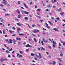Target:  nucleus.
I'll list each match as a JSON object with an SVG mask.
<instances>
[{
  "mask_svg": "<svg viewBox=\"0 0 65 65\" xmlns=\"http://www.w3.org/2000/svg\"><path fill=\"white\" fill-rule=\"evenodd\" d=\"M2 3L5 4V5H6V4H7V2H3Z\"/></svg>",
  "mask_w": 65,
  "mask_h": 65,
  "instance_id": "nucleus-21",
  "label": "nucleus"
},
{
  "mask_svg": "<svg viewBox=\"0 0 65 65\" xmlns=\"http://www.w3.org/2000/svg\"><path fill=\"white\" fill-rule=\"evenodd\" d=\"M37 17H38L39 18V19H41V18L40 16H37Z\"/></svg>",
  "mask_w": 65,
  "mask_h": 65,
  "instance_id": "nucleus-55",
  "label": "nucleus"
},
{
  "mask_svg": "<svg viewBox=\"0 0 65 65\" xmlns=\"http://www.w3.org/2000/svg\"><path fill=\"white\" fill-rule=\"evenodd\" d=\"M19 57H23V56L22 55L20 54L19 55Z\"/></svg>",
  "mask_w": 65,
  "mask_h": 65,
  "instance_id": "nucleus-34",
  "label": "nucleus"
},
{
  "mask_svg": "<svg viewBox=\"0 0 65 65\" xmlns=\"http://www.w3.org/2000/svg\"><path fill=\"white\" fill-rule=\"evenodd\" d=\"M15 20L16 21H18L19 20V19H15Z\"/></svg>",
  "mask_w": 65,
  "mask_h": 65,
  "instance_id": "nucleus-36",
  "label": "nucleus"
},
{
  "mask_svg": "<svg viewBox=\"0 0 65 65\" xmlns=\"http://www.w3.org/2000/svg\"><path fill=\"white\" fill-rule=\"evenodd\" d=\"M24 19L25 20H28V18L25 17L24 18Z\"/></svg>",
  "mask_w": 65,
  "mask_h": 65,
  "instance_id": "nucleus-20",
  "label": "nucleus"
},
{
  "mask_svg": "<svg viewBox=\"0 0 65 65\" xmlns=\"http://www.w3.org/2000/svg\"><path fill=\"white\" fill-rule=\"evenodd\" d=\"M3 6V5L2 4H0V6L2 7Z\"/></svg>",
  "mask_w": 65,
  "mask_h": 65,
  "instance_id": "nucleus-61",
  "label": "nucleus"
},
{
  "mask_svg": "<svg viewBox=\"0 0 65 65\" xmlns=\"http://www.w3.org/2000/svg\"><path fill=\"white\" fill-rule=\"evenodd\" d=\"M32 35L33 36H34L35 37H36V35H34L33 34H32Z\"/></svg>",
  "mask_w": 65,
  "mask_h": 65,
  "instance_id": "nucleus-35",
  "label": "nucleus"
},
{
  "mask_svg": "<svg viewBox=\"0 0 65 65\" xmlns=\"http://www.w3.org/2000/svg\"><path fill=\"white\" fill-rule=\"evenodd\" d=\"M58 59L60 61V62H62V61L61 60V59L60 58H58Z\"/></svg>",
  "mask_w": 65,
  "mask_h": 65,
  "instance_id": "nucleus-23",
  "label": "nucleus"
},
{
  "mask_svg": "<svg viewBox=\"0 0 65 65\" xmlns=\"http://www.w3.org/2000/svg\"><path fill=\"white\" fill-rule=\"evenodd\" d=\"M16 38V39L17 40H19V41H21V39L20 38Z\"/></svg>",
  "mask_w": 65,
  "mask_h": 65,
  "instance_id": "nucleus-10",
  "label": "nucleus"
},
{
  "mask_svg": "<svg viewBox=\"0 0 65 65\" xmlns=\"http://www.w3.org/2000/svg\"><path fill=\"white\" fill-rule=\"evenodd\" d=\"M21 12H22V13L23 14H24V11L23 10H21Z\"/></svg>",
  "mask_w": 65,
  "mask_h": 65,
  "instance_id": "nucleus-18",
  "label": "nucleus"
},
{
  "mask_svg": "<svg viewBox=\"0 0 65 65\" xmlns=\"http://www.w3.org/2000/svg\"><path fill=\"white\" fill-rule=\"evenodd\" d=\"M9 41H8V43H12V39H9Z\"/></svg>",
  "mask_w": 65,
  "mask_h": 65,
  "instance_id": "nucleus-1",
  "label": "nucleus"
},
{
  "mask_svg": "<svg viewBox=\"0 0 65 65\" xmlns=\"http://www.w3.org/2000/svg\"><path fill=\"white\" fill-rule=\"evenodd\" d=\"M46 54H47V55H49V53H48V52H46Z\"/></svg>",
  "mask_w": 65,
  "mask_h": 65,
  "instance_id": "nucleus-54",
  "label": "nucleus"
},
{
  "mask_svg": "<svg viewBox=\"0 0 65 65\" xmlns=\"http://www.w3.org/2000/svg\"><path fill=\"white\" fill-rule=\"evenodd\" d=\"M56 61H53L51 63V64L53 65H56Z\"/></svg>",
  "mask_w": 65,
  "mask_h": 65,
  "instance_id": "nucleus-6",
  "label": "nucleus"
},
{
  "mask_svg": "<svg viewBox=\"0 0 65 65\" xmlns=\"http://www.w3.org/2000/svg\"><path fill=\"white\" fill-rule=\"evenodd\" d=\"M17 25L19 26H23V24H20L19 23H17Z\"/></svg>",
  "mask_w": 65,
  "mask_h": 65,
  "instance_id": "nucleus-5",
  "label": "nucleus"
},
{
  "mask_svg": "<svg viewBox=\"0 0 65 65\" xmlns=\"http://www.w3.org/2000/svg\"><path fill=\"white\" fill-rule=\"evenodd\" d=\"M45 24L46 26V28H48V29H50L51 28V27L48 26V24L46 23H45Z\"/></svg>",
  "mask_w": 65,
  "mask_h": 65,
  "instance_id": "nucleus-2",
  "label": "nucleus"
},
{
  "mask_svg": "<svg viewBox=\"0 0 65 65\" xmlns=\"http://www.w3.org/2000/svg\"><path fill=\"white\" fill-rule=\"evenodd\" d=\"M17 57H18V56H19V53H17Z\"/></svg>",
  "mask_w": 65,
  "mask_h": 65,
  "instance_id": "nucleus-62",
  "label": "nucleus"
},
{
  "mask_svg": "<svg viewBox=\"0 0 65 65\" xmlns=\"http://www.w3.org/2000/svg\"><path fill=\"white\" fill-rule=\"evenodd\" d=\"M18 14H20V10H18V12H17Z\"/></svg>",
  "mask_w": 65,
  "mask_h": 65,
  "instance_id": "nucleus-39",
  "label": "nucleus"
},
{
  "mask_svg": "<svg viewBox=\"0 0 65 65\" xmlns=\"http://www.w3.org/2000/svg\"><path fill=\"white\" fill-rule=\"evenodd\" d=\"M33 32L34 33H36V30H34Z\"/></svg>",
  "mask_w": 65,
  "mask_h": 65,
  "instance_id": "nucleus-52",
  "label": "nucleus"
},
{
  "mask_svg": "<svg viewBox=\"0 0 65 65\" xmlns=\"http://www.w3.org/2000/svg\"><path fill=\"white\" fill-rule=\"evenodd\" d=\"M64 13V12L61 13L60 14L61 15H63Z\"/></svg>",
  "mask_w": 65,
  "mask_h": 65,
  "instance_id": "nucleus-41",
  "label": "nucleus"
},
{
  "mask_svg": "<svg viewBox=\"0 0 65 65\" xmlns=\"http://www.w3.org/2000/svg\"><path fill=\"white\" fill-rule=\"evenodd\" d=\"M35 55L36 56V57H38V56L37 55V54H36Z\"/></svg>",
  "mask_w": 65,
  "mask_h": 65,
  "instance_id": "nucleus-57",
  "label": "nucleus"
},
{
  "mask_svg": "<svg viewBox=\"0 0 65 65\" xmlns=\"http://www.w3.org/2000/svg\"><path fill=\"white\" fill-rule=\"evenodd\" d=\"M19 35H24V34H19Z\"/></svg>",
  "mask_w": 65,
  "mask_h": 65,
  "instance_id": "nucleus-43",
  "label": "nucleus"
},
{
  "mask_svg": "<svg viewBox=\"0 0 65 65\" xmlns=\"http://www.w3.org/2000/svg\"><path fill=\"white\" fill-rule=\"evenodd\" d=\"M29 49H26V51H27V52H28V51H29Z\"/></svg>",
  "mask_w": 65,
  "mask_h": 65,
  "instance_id": "nucleus-64",
  "label": "nucleus"
},
{
  "mask_svg": "<svg viewBox=\"0 0 65 65\" xmlns=\"http://www.w3.org/2000/svg\"><path fill=\"white\" fill-rule=\"evenodd\" d=\"M49 14L50 15H52V13H49Z\"/></svg>",
  "mask_w": 65,
  "mask_h": 65,
  "instance_id": "nucleus-58",
  "label": "nucleus"
},
{
  "mask_svg": "<svg viewBox=\"0 0 65 65\" xmlns=\"http://www.w3.org/2000/svg\"><path fill=\"white\" fill-rule=\"evenodd\" d=\"M39 56H38V58H40V59H41L42 58V56L41 55V54L40 53H39Z\"/></svg>",
  "mask_w": 65,
  "mask_h": 65,
  "instance_id": "nucleus-3",
  "label": "nucleus"
},
{
  "mask_svg": "<svg viewBox=\"0 0 65 65\" xmlns=\"http://www.w3.org/2000/svg\"><path fill=\"white\" fill-rule=\"evenodd\" d=\"M41 10V9H38L36 11L38 12V11H40Z\"/></svg>",
  "mask_w": 65,
  "mask_h": 65,
  "instance_id": "nucleus-16",
  "label": "nucleus"
},
{
  "mask_svg": "<svg viewBox=\"0 0 65 65\" xmlns=\"http://www.w3.org/2000/svg\"><path fill=\"white\" fill-rule=\"evenodd\" d=\"M20 29V28H17V31H20L21 30Z\"/></svg>",
  "mask_w": 65,
  "mask_h": 65,
  "instance_id": "nucleus-30",
  "label": "nucleus"
},
{
  "mask_svg": "<svg viewBox=\"0 0 65 65\" xmlns=\"http://www.w3.org/2000/svg\"><path fill=\"white\" fill-rule=\"evenodd\" d=\"M40 48L41 51H45V49L43 47H41Z\"/></svg>",
  "mask_w": 65,
  "mask_h": 65,
  "instance_id": "nucleus-8",
  "label": "nucleus"
},
{
  "mask_svg": "<svg viewBox=\"0 0 65 65\" xmlns=\"http://www.w3.org/2000/svg\"><path fill=\"white\" fill-rule=\"evenodd\" d=\"M9 31L10 33H11V34H12V31H11L10 30H9Z\"/></svg>",
  "mask_w": 65,
  "mask_h": 65,
  "instance_id": "nucleus-38",
  "label": "nucleus"
},
{
  "mask_svg": "<svg viewBox=\"0 0 65 65\" xmlns=\"http://www.w3.org/2000/svg\"><path fill=\"white\" fill-rule=\"evenodd\" d=\"M57 10L58 11V12H60V11H62V9H61V8H60L59 9H57Z\"/></svg>",
  "mask_w": 65,
  "mask_h": 65,
  "instance_id": "nucleus-12",
  "label": "nucleus"
},
{
  "mask_svg": "<svg viewBox=\"0 0 65 65\" xmlns=\"http://www.w3.org/2000/svg\"><path fill=\"white\" fill-rule=\"evenodd\" d=\"M52 5L51 4H49L47 6V7H48V8L51 7H52Z\"/></svg>",
  "mask_w": 65,
  "mask_h": 65,
  "instance_id": "nucleus-4",
  "label": "nucleus"
},
{
  "mask_svg": "<svg viewBox=\"0 0 65 65\" xmlns=\"http://www.w3.org/2000/svg\"><path fill=\"white\" fill-rule=\"evenodd\" d=\"M24 12L25 14H29V12H27L26 11H24Z\"/></svg>",
  "mask_w": 65,
  "mask_h": 65,
  "instance_id": "nucleus-13",
  "label": "nucleus"
},
{
  "mask_svg": "<svg viewBox=\"0 0 65 65\" xmlns=\"http://www.w3.org/2000/svg\"><path fill=\"white\" fill-rule=\"evenodd\" d=\"M7 49H8V50H10V48H9V47H7Z\"/></svg>",
  "mask_w": 65,
  "mask_h": 65,
  "instance_id": "nucleus-60",
  "label": "nucleus"
},
{
  "mask_svg": "<svg viewBox=\"0 0 65 65\" xmlns=\"http://www.w3.org/2000/svg\"><path fill=\"white\" fill-rule=\"evenodd\" d=\"M18 3L19 4H20L21 3V2H20V1H18Z\"/></svg>",
  "mask_w": 65,
  "mask_h": 65,
  "instance_id": "nucleus-37",
  "label": "nucleus"
},
{
  "mask_svg": "<svg viewBox=\"0 0 65 65\" xmlns=\"http://www.w3.org/2000/svg\"><path fill=\"white\" fill-rule=\"evenodd\" d=\"M16 35V34H14L12 36H15Z\"/></svg>",
  "mask_w": 65,
  "mask_h": 65,
  "instance_id": "nucleus-50",
  "label": "nucleus"
},
{
  "mask_svg": "<svg viewBox=\"0 0 65 65\" xmlns=\"http://www.w3.org/2000/svg\"><path fill=\"white\" fill-rule=\"evenodd\" d=\"M31 55L32 56H34L35 55V54L33 53H32L31 54Z\"/></svg>",
  "mask_w": 65,
  "mask_h": 65,
  "instance_id": "nucleus-26",
  "label": "nucleus"
},
{
  "mask_svg": "<svg viewBox=\"0 0 65 65\" xmlns=\"http://www.w3.org/2000/svg\"><path fill=\"white\" fill-rule=\"evenodd\" d=\"M5 37H8V36L7 35H5Z\"/></svg>",
  "mask_w": 65,
  "mask_h": 65,
  "instance_id": "nucleus-53",
  "label": "nucleus"
},
{
  "mask_svg": "<svg viewBox=\"0 0 65 65\" xmlns=\"http://www.w3.org/2000/svg\"><path fill=\"white\" fill-rule=\"evenodd\" d=\"M21 14H19L18 15L17 17L19 19H20V17H21Z\"/></svg>",
  "mask_w": 65,
  "mask_h": 65,
  "instance_id": "nucleus-14",
  "label": "nucleus"
},
{
  "mask_svg": "<svg viewBox=\"0 0 65 65\" xmlns=\"http://www.w3.org/2000/svg\"><path fill=\"white\" fill-rule=\"evenodd\" d=\"M10 15V14H5V16H9Z\"/></svg>",
  "mask_w": 65,
  "mask_h": 65,
  "instance_id": "nucleus-15",
  "label": "nucleus"
},
{
  "mask_svg": "<svg viewBox=\"0 0 65 65\" xmlns=\"http://www.w3.org/2000/svg\"><path fill=\"white\" fill-rule=\"evenodd\" d=\"M54 30V31H57V32L59 31V30H58L56 28H54L53 29Z\"/></svg>",
  "mask_w": 65,
  "mask_h": 65,
  "instance_id": "nucleus-9",
  "label": "nucleus"
},
{
  "mask_svg": "<svg viewBox=\"0 0 65 65\" xmlns=\"http://www.w3.org/2000/svg\"><path fill=\"white\" fill-rule=\"evenodd\" d=\"M53 44H56V43L54 41H53Z\"/></svg>",
  "mask_w": 65,
  "mask_h": 65,
  "instance_id": "nucleus-25",
  "label": "nucleus"
},
{
  "mask_svg": "<svg viewBox=\"0 0 65 65\" xmlns=\"http://www.w3.org/2000/svg\"><path fill=\"white\" fill-rule=\"evenodd\" d=\"M12 48H11L9 50V51H12Z\"/></svg>",
  "mask_w": 65,
  "mask_h": 65,
  "instance_id": "nucleus-48",
  "label": "nucleus"
},
{
  "mask_svg": "<svg viewBox=\"0 0 65 65\" xmlns=\"http://www.w3.org/2000/svg\"><path fill=\"white\" fill-rule=\"evenodd\" d=\"M4 46L5 47H7V46H6V45L5 44H4Z\"/></svg>",
  "mask_w": 65,
  "mask_h": 65,
  "instance_id": "nucleus-45",
  "label": "nucleus"
},
{
  "mask_svg": "<svg viewBox=\"0 0 65 65\" xmlns=\"http://www.w3.org/2000/svg\"><path fill=\"white\" fill-rule=\"evenodd\" d=\"M12 29L14 30H15V27H12Z\"/></svg>",
  "mask_w": 65,
  "mask_h": 65,
  "instance_id": "nucleus-28",
  "label": "nucleus"
},
{
  "mask_svg": "<svg viewBox=\"0 0 65 65\" xmlns=\"http://www.w3.org/2000/svg\"><path fill=\"white\" fill-rule=\"evenodd\" d=\"M19 52H20V53L21 54H23V52L22 51H20Z\"/></svg>",
  "mask_w": 65,
  "mask_h": 65,
  "instance_id": "nucleus-29",
  "label": "nucleus"
},
{
  "mask_svg": "<svg viewBox=\"0 0 65 65\" xmlns=\"http://www.w3.org/2000/svg\"><path fill=\"white\" fill-rule=\"evenodd\" d=\"M35 26H36V25L35 24H33L32 25V27H35Z\"/></svg>",
  "mask_w": 65,
  "mask_h": 65,
  "instance_id": "nucleus-31",
  "label": "nucleus"
},
{
  "mask_svg": "<svg viewBox=\"0 0 65 65\" xmlns=\"http://www.w3.org/2000/svg\"><path fill=\"white\" fill-rule=\"evenodd\" d=\"M33 39L35 42H36V43L37 42V40H36V39H35V38H34Z\"/></svg>",
  "mask_w": 65,
  "mask_h": 65,
  "instance_id": "nucleus-19",
  "label": "nucleus"
},
{
  "mask_svg": "<svg viewBox=\"0 0 65 65\" xmlns=\"http://www.w3.org/2000/svg\"><path fill=\"white\" fill-rule=\"evenodd\" d=\"M21 43L20 42H18V44L19 45L20 44H21Z\"/></svg>",
  "mask_w": 65,
  "mask_h": 65,
  "instance_id": "nucleus-63",
  "label": "nucleus"
},
{
  "mask_svg": "<svg viewBox=\"0 0 65 65\" xmlns=\"http://www.w3.org/2000/svg\"><path fill=\"white\" fill-rule=\"evenodd\" d=\"M48 22H49V24H50V25H52V23H51V22H50V21H48Z\"/></svg>",
  "mask_w": 65,
  "mask_h": 65,
  "instance_id": "nucleus-49",
  "label": "nucleus"
},
{
  "mask_svg": "<svg viewBox=\"0 0 65 65\" xmlns=\"http://www.w3.org/2000/svg\"><path fill=\"white\" fill-rule=\"evenodd\" d=\"M6 52L7 53H10V52H9V51H8V50H7L6 51Z\"/></svg>",
  "mask_w": 65,
  "mask_h": 65,
  "instance_id": "nucleus-24",
  "label": "nucleus"
},
{
  "mask_svg": "<svg viewBox=\"0 0 65 65\" xmlns=\"http://www.w3.org/2000/svg\"><path fill=\"white\" fill-rule=\"evenodd\" d=\"M20 8H21V9H24V8H23V7H22L21 6L20 7Z\"/></svg>",
  "mask_w": 65,
  "mask_h": 65,
  "instance_id": "nucleus-47",
  "label": "nucleus"
},
{
  "mask_svg": "<svg viewBox=\"0 0 65 65\" xmlns=\"http://www.w3.org/2000/svg\"><path fill=\"white\" fill-rule=\"evenodd\" d=\"M48 47L50 48V49H51V47L50 45L48 46Z\"/></svg>",
  "mask_w": 65,
  "mask_h": 65,
  "instance_id": "nucleus-51",
  "label": "nucleus"
},
{
  "mask_svg": "<svg viewBox=\"0 0 65 65\" xmlns=\"http://www.w3.org/2000/svg\"><path fill=\"white\" fill-rule=\"evenodd\" d=\"M7 60L6 59H4V61H7Z\"/></svg>",
  "mask_w": 65,
  "mask_h": 65,
  "instance_id": "nucleus-56",
  "label": "nucleus"
},
{
  "mask_svg": "<svg viewBox=\"0 0 65 65\" xmlns=\"http://www.w3.org/2000/svg\"><path fill=\"white\" fill-rule=\"evenodd\" d=\"M48 58H51V55H49L48 56Z\"/></svg>",
  "mask_w": 65,
  "mask_h": 65,
  "instance_id": "nucleus-27",
  "label": "nucleus"
},
{
  "mask_svg": "<svg viewBox=\"0 0 65 65\" xmlns=\"http://www.w3.org/2000/svg\"><path fill=\"white\" fill-rule=\"evenodd\" d=\"M63 45H65V42H63Z\"/></svg>",
  "mask_w": 65,
  "mask_h": 65,
  "instance_id": "nucleus-44",
  "label": "nucleus"
},
{
  "mask_svg": "<svg viewBox=\"0 0 65 65\" xmlns=\"http://www.w3.org/2000/svg\"><path fill=\"white\" fill-rule=\"evenodd\" d=\"M0 61H1V62H3V61H4V59L3 58H2L0 59Z\"/></svg>",
  "mask_w": 65,
  "mask_h": 65,
  "instance_id": "nucleus-17",
  "label": "nucleus"
},
{
  "mask_svg": "<svg viewBox=\"0 0 65 65\" xmlns=\"http://www.w3.org/2000/svg\"><path fill=\"white\" fill-rule=\"evenodd\" d=\"M48 41V40H46V41H45V42H47Z\"/></svg>",
  "mask_w": 65,
  "mask_h": 65,
  "instance_id": "nucleus-59",
  "label": "nucleus"
},
{
  "mask_svg": "<svg viewBox=\"0 0 65 65\" xmlns=\"http://www.w3.org/2000/svg\"><path fill=\"white\" fill-rule=\"evenodd\" d=\"M41 43L42 44V45H44V43H43V41L42 40L41 41Z\"/></svg>",
  "mask_w": 65,
  "mask_h": 65,
  "instance_id": "nucleus-22",
  "label": "nucleus"
},
{
  "mask_svg": "<svg viewBox=\"0 0 65 65\" xmlns=\"http://www.w3.org/2000/svg\"><path fill=\"white\" fill-rule=\"evenodd\" d=\"M42 40H43L44 42H45V39H42Z\"/></svg>",
  "mask_w": 65,
  "mask_h": 65,
  "instance_id": "nucleus-46",
  "label": "nucleus"
},
{
  "mask_svg": "<svg viewBox=\"0 0 65 65\" xmlns=\"http://www.w3.org/2000/svg\"><path fill=\"white\" fill-rule=\"evenodd\" d=\"M32 40V38H30L29 39V41H31V40Z\"/></svg>",
  "mask_w": 65,
  "mask_h": 65,
  "instance_id": "nucleus-40",
  "label": "nucleus"
},
{
  "mask_svg": "<svg viewBox=\"0 0 65 65\" xmlns=\"http://www.w3.org/2000/svg\"><path fill=\"white\" fill-rule=\"evenodd\" d=\"M37 26H38V27H40V25L39 24H37Z\"/></svg>",
  "mask_w": 65,
  "mask_h": 65,
  "instance_id": "nucleus-42",
  "label": "nucleus"
},
{
  "mask_svg": "<svg viewBox=\"0 0 65 65\" xmlns=\"http://www.w3.org/2000/svg\"><path fill=\"white\" fill-rule=\"evenodd\" d=\"M26 47H31V46L29 44H27L26 46Z\"/></svg>",
  "mask_w": 65,
  "mask_h": 65,
  "instance_id": "nucleus-7",
  "label": "nucleus"
},
{
  "mask_svg": "<svg viewBox=\"0 0 65 65\" xmlns=\"http://www.w3.org/2000/svg\"><path fill=\"white\" fill-rule=\"evenodd\" d=\"M56 20H59L60 19H59V17H58V18H56Z\"/></svg>",
  "mask_w": 65,
  "mask_h": 65,
  "instance_id": "nucleus-32",
  "label": "nucleus"
},
{
  "mask_svg": "<svg viewBox=\"0 0 65 65\" xmlns=\"http://www.w3.org/2000/svg\"><path fill=\"white\" fill-rule=\"evenodd\" d=\"M13 42H17V41H16V40L14 39L13 40Z\"/></svg>",
  "mask_w": 65,
  "mask_h": 65,
  "instance_id": "nucleus-33",
  "label": "nucleus"
},
{
  "mask_svg": "<svg viewBox=\"0 0 65 65\" xmlns=\"http://www.w3.org/2000/svg\"><path fill=\"white\" fill-rule=\"evenodd\" d=\"M23 4L24 5V6L25 8H29L28 7L26 6V5L25 3H23Z\"/></svg>",
  "mask_w": 65,
  "mask_h": 65,
  "instance_id": "nucleus-11",
  "label": "nucleus"
}]
</instances>
